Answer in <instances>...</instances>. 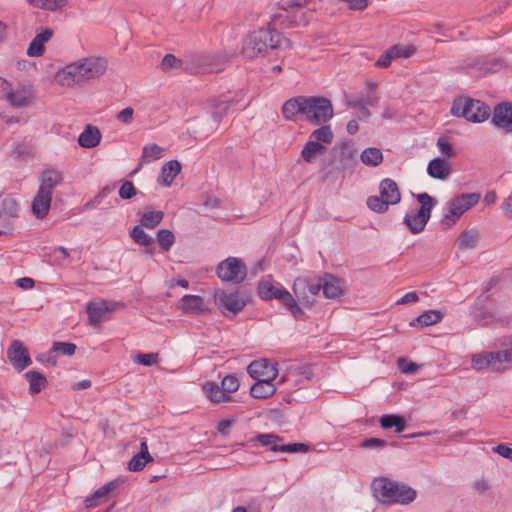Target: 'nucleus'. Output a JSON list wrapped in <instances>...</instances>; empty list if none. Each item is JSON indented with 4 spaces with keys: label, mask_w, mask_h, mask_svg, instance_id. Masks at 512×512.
Segmentation results:
<instances>
[{
    "label": "nucleus",
    "mask_w": 512,
    "mask_h": 512,
    "mask_svg": "<svg viewBox=\"0 0 512 512\" xmlns=\"http://www.w3.org/2000/svg\"><path fill=\"white\" fill-rule=\"evenodd\" d=\"M164 217L162 211H148L145 212L140 218V225L148 229H154Z\"/></svg>",
    "instance_id": "79ce46f5"
},
{
    "label": "nucleus",
    "mask_w": 512,
    "mask_h": 512,
    "mask_svg": "<svg viewBox=\"0 0 512 512\" xmlns=\"http://www.w3.org/2000/svg\"><path fill=\"white\" fill-rule=\"evenodd\" d=\"M379 422L381 427L384 429L395 427L397 433L403 432L406 428L405 420L402 417L396 415H383L380 417Z\"/></svg>",
    "instance_id": "e433bc0d"
},
{
    "label": "nucleus",
    "mask_w": 512,
    "mask_h": 512,
    "mask_svg": "<svg viewBox=\"0 0 512 512\" xmlns=\"http://www.w3.org/2000/svg\"><path fill=\"white\" fill-rule=\"evenodd\" d=\"M281 290L283 288L275 287L269 280H262L258 285V294L265 300L276 299V295Z\"/></svg>",
    "instance_id": "37998d69"
},
{
    "label": "nucleus",
    "mask_w": 512,
    "mask_h": 512,
    "mask_svg": "<svg viewBox=\"0 0 512 512\" xmlns=\"http://www.w3.org/2000/svg\"><path fill=\"white\" fill-rule=\"evenodd\" d=\"M118 306V303L106 300L89 302L86 308L89 324L94 327H99L100 323L106 318V315L114 311Z\"/></svg>",
    "instance_id": "2eb2a0df"
},
{
    "label": "nucleus",
    "mask_w": 512,
    "mask_h": 512,
    "mask_svg": "<svg viewBox=\"0 0 512 512\" xmlns=\"http://www.w3.org/2000/svg\"><path fill=\"white\" fill-rule=\"evenodd\" d=\"M308 451V446L303 443H291V444H282L280 447V452L287 453H297V452H306Z\"/></svg>",
    "instance_id": "680f3d73"
},
{
    "label": "nucleus",
    "mask_w": 512,
    "mask_h": 512,
    "mask_svg": "<svg viewBox=\"0 0 512 512\" xmlns=\"http://www.w3.org/2000/svg\"><path fill=\"white\" fill-rule=\"evenodd\" d=\"M216 273L222 281L239 284L246 278L247 270L242 260L228 257L218 264Z\"/></svg>",
    "instance_id": "9d476101"
},
{
    "label": "nucleus",
    "mask_w": 512,
    "mask_h": 512,
    "mask_svg": "<svg viewBox=\"0 0 512 512\" xmlns=\"http://www.w3.org/2000/svg\"><path fill=\"white\" fill-rule=\"evenodd\" d=\"M437 147L440 153L447 158L453 157L455 155L451 143L444 137H440L437 140Z\"/></svg>",
    "instance_id": "6e6d98bb"
},
{
    "label": "nucleus",
    "mask_w": 512,
    "mask_h": 512,
    "mask_svg": "<svg viewBox=\"0 0 512 512\" xmlns=\"http://www.w3.org/2000/svg\"><path fill=\"white\" fill-rule=\"evenodd\" d=\"M19 206L15 199L6 198L2 201L1 212L3 216L15 218L18 215Z\"/></svg>",
    "instance_id": "09e8293b"
},
{
    "label": "nucleus",
    "mask_w": 512,
    "mask_h": 512,
    "mask_svg": "<svg viewBox=\"0 0 512 512\" xmlns=\"http://www.w3.org/2000/svg\"><path fill=\"white\" fill-rule=\"evenodd\" d=\"M115 190V185H106L104 186L99 193L87 203V206H95L99 205L104 198H106L109 194H111Z\"/></svg>",
    "instance_id": "4d7b16f0"
},
{
    "label": "nucleus",
    "mask_w": 512,
    "mask_h": 512,
    "mask_svg": "<svg viewBox=\"0 0 512 512\" xmlns=\"http://www.w3.org/2000/svg\"><path fill=\"white\" fill-rule=\"evenodd\" d=\"M101 141L100 130L92 125H87L78 137V143L83 148H94Z\"/></svg>",
    "instance_id": "5701e85b"
},
{
    "label": "nucleus",
    "mask_w": 512,
    "mask_h": 512,
    "mask_svg": "<svg viewBox=\"0 0 512 512\" xmlns=\"http://www.w3.org/2000/svg\"><path fill=\"white\" fill-rule=\"evenodd\" d=\"M306 96H298L287 100L282 106V114L286 120L295 121L298 115L303 117Z\"/></svg>",
    "instance_id": "412c9836"
},
{
    "label": "nucleus",
    "mask_w": 512,
    "mask_h": 512,
    "mask_svg": "<svg viewBox=\"0 0 512 512\" xmlns=\"http://www.w3.org/2000/svg\"><path fill=\"white\" fill-rule=\"evenodd\" d=\"M290 41L273 29H259L249 34L243 47V53L248 58H254L270 49H286Z\"/></svg>",
    "instance_id": "7ed1b4c3"
},
{
    "label": "nucleus",
    "mask_w": 512,
    "mask_h": 512,
    "mask_svg": "<svg viewBox=\"0 0 512 512\" xmlns=\"http://www.w3.org/2000/svg\"><path fill=\"white\" fill-rule=\"evenodd\" d=\"M502 346H507L506 349L498 351L500 354L503 370L512 367V336L505 337L501 343Z\"/></svg>",
    "instance_id": "a18cd8bd"
},
{
    "label": "nucleus",
    "mask_w": 512,
    "mask_h": 512,
    "mask_svg": "<svg viewBox=\"0 0 512 512\" xmlns=\"http://www.w3.org/2000/svg\"><path fill=\"white\" fill-rule=\"evenodd\" d=\"M240 383L238 378L235 375L229 374L226 375L221 381L222 390L230 395L231 393L236 392L239 389Z\"/></svg>",
    "instance_id": "8fccbe9b"
},
{
    "label": "nucleus",
    "mask_w": 512,
    "mask_h": 512,
    "mask_svg": "<svg viewBox=\"0 0 512 512\" xmlns=\"http://www.w3.org/2000/svg\"><path fill=\"white\" fill-rule=\"evenodd\" d=\"M180 64H181V60L177 59L172 54H167L161 62V68L163 71H168L172 68L179 67Z\"/></svg>",
    "instance_id": "e2e57ef3"
},
{
    "label": "nucleus",
    "mask_w": 512,
    "mask_h": 512,
    "mask_svg": "<svg viewBox=\"0 0 512 512\" xmlns=\"http://www.w3.org/2000/svg\"><path fill=\"white\" fill-rule=\"evenodd\" d=\"M34 89L30 83H19L16 88L10 87L6 101L15 108L29 106L34 99Z\"/></svg>",
    "instance_id": "ddd939ff"
},
{
    "label": "nucleus",
    "mask_w": 512,
    "mask_h": 512,
    "mask_svg": "<svg viewBox=\"0 0 512 512\" xmlns=\"http://www.w3.org/2000/svg\"><path fill=\"white\" fill-rule=\"evenodd\" d=\"M247 372L256 381H273L278 375V370L266 359L250 363Z\"/></svg>",
    "instance_id": "dca6fc26"
},
{
    "label": "nucleus",
    "mask_w": 512,
    "mask_h": 512,
    "mask_svg": "<svg viewBox=\"0 0 512 512\" xmlns=\"http://www.w3.org/2000/svg\"><path fill=\"white\" fill-rule=\"evenodd\" d=\"M494 451L500 456L512 461V448L504 444H499L494 448Z\"/></svg>",
    "instance_id": "774afa93"
},
{
    "label": "nucleus",
    "mask_w": 512,
    "mask_h": 512,
    "mask_svg": "<svg viewBox=\"0 0 512 512\" xmlns=\"http://www.w3.org/2000/svg\"><path fill=\"white\" fill-rule=\"evenodd\" d=\"M137 191L131 181H125L119 189V197L123 200H128L136 195Z\"/></svg>",
    "instance_id": "5fc2aeb1"
},
{
    "label": "nucleus",
    "mask_w": 512,
    "mask_h": 512,
    "mask_svg": "<svg viewBox=\"0 0 512 512\" xmlns=\"http://www.w3.org/2000/svg\"><path fill=\"white\" fill-rule=\"evenodd\" d=\"M473 491L479 495L486 493L490 488L491 484L486 478H479L473 481L471 484Z\"/></svg>",
    "instance_id": "13d9d810"
},
{
    "label": "nucleus",
    "mask_w": 512,
    "mask_h": 512,
    "mask_svg": "<svg viewBox=\"0 0 512 512\" xmlns=\"http://www.w3.org/2000/svg\"><path fill=\"white\" fill-rule=\"evenodd\" d=\"M427 173L432 178L444 180L450 175V167L444 159L436 157L429 162Z\"/></svg>",
    "instance_id": "a878e982"
},
{
    "label": "nucleus",
    "mask_w": 512,
    "mask_h": 512,
    "mask_svg": "<svg viewBox=\"0 0 512 512\" xmlns=\"http://www.w3.org/2000/svg\"><path fill=\"white\" fill-rule=\"evenodd\" d=\"M398 367L400 369V371L402 373H405V374H412L414 373L418 366L416 363L414 362H408L406 359L404 358H400L398 359Z\"/></svg>",
    "instance_id": "69168bd1"
},
{
    "label": "nucleus",
    "mask_w": 512,
    "mask_h": 512,
    "mask_svg": "<svg viewBox=\"0 0 512 512\" xmlns=\"http://www.w3.org/2000/svg\"><path fill=\"white\" fill-rule=\"evenodd\" d=\"M380 196H370L367 199V206L374 212L384 213L390 205H396L401 200V193L397 183L384 178L379 185Z\"/></svg>",
    "instance_id": "423d86ee"
},
{
    "label": "nucleus",
    "mask_w": 512,
    "mask_h": 512,
    "mask_svg": "<svg viewBox=\"0 0 512 512\" xmlns=\"http://www.w3.org/2000/svg\"><path fill=\"white\" fill-rule=\"evenodd\" d=\"M141 225H136L130 231L131 238L141 246H151L154 243L153 237L148 235Z\"/></svg>",
    "instance_id": "c03bdc74"
},
{
    "label": "nucleus",
    "mask_w": 512,
    "mask_h": 512,
    "mask_svg": "<svg viewBox=\"0 0 512 512\" xmlns=\"http://www.w3.org/2000/svg\"><path fill=\"white\" fill-rule=\"evenodd\" d=\"M442 313L437 310H430L419 315L411 324L421 327L436 324L442 319Z\"/></svg>",
    "instance_id": "a19ab883"
},
{
    "label": "nucleus",
    "mask_w": 512,
    "mask_h": 512,
    "mask_svg": "<svg viewBox=\"0 0 512 512\" xmlns=\"http://www.w3.org/2000/svg\"><path fill=\"white\" fill-rule=\"evenodd\" d=\"M387 445V442L380 438H368L360 443L362 448L381 449Z\"/></svg>",
    "instance_id": "052dcab7"
},
{
    "label": "nucleus",
    "mask_w": 512,
    "mask_h": 512,
    "mask_svg": "<svg viewBox=\"0 0 512 512\" xmlns=\"http://www.w3.org/2000/svg\"><path fill=\"white\" fill-rule=\"evenodd\" d=\"M63 181L64 177L61 171L52 168L46 169L39 175L38 190L52 196L54 189L61 185Z\"/></svg>",
    "instance_id": "a211bd4d"
},
{
    "label": "nucleus",
    "mask_w": 512,
    "mask_h": 512,
    "mask_svg": "<svg viewBox=\"0 0 512 512\" xmlns=\"http://www.w3.org/2000/svg\"><path fill=\"white\" fill-rule=\"evenodd\" d=\"M282 437L273 433L257 434L250 442L257 441L262 446L268 447L273 452H280Z\"/></svg>",
    "instance_id": "2f4dec72"
},
{
    "label": "nucleus",
    "mask_w": 512,
    "mask_h": 512,
    "mask_svg": "<svg viewBox=\"0 0 512 512\" xmlns=\"http://www.w3.org/2000/svg\"><path fill=\"white\" fill-rule=\"evenodd\" d=\"M152 457L148 451L146 441H142L140 445V452L132 457L128 463V469L130 471L138 472L141 471L146 463L152 461Z\"/></svg>",
    "instance_id": "393cba45"
},
{
    "label": "nucleus",
    "mask_w": 512,
    "mask_h": 512,
    "mask_svg": "<svg viewBox=\"0 0 512 512\" xmlns=\"http://www.w3.org/2000/svg\"><path fill=\"white\" fill-rule=\"evenodd\" d=\"M203 391L206 397L213 403L227 402L231 400V396L226 394L222 388L214 382H206L203 384Z\"/></svg>",
    "instance_id": "bb28decb"
},
{
    "label": "nucleus",
    "mask_w": 512,
    "mask_h": 512,
    "mask_svg": "<svg viewBox=\"0 0 512 512\" xmlns=\"http://www.w3.org/2000/svg\"><path fill=\"white\" fill-rule=\"evenodd\" d=\"M31 6L48 11H57L67 5L68 0H26Z\"/></svg>",
    "instance_id": "ea45409f"
},
{
    "label": "nucleus",
    "mask_w": 512,
    "mask_h": 512,
    "mask_svg": "<svg viewBox=\"0 0 512 512\" xmlns=\"http://www.w3.org/2000/svg\"><path fill=\"white\" fill-rule=\"evenodd\" d=\"M218 307L226 317H235L249 302V297L242 291L216 290L214 293Z\"/></svg>",
    "instance_id": "1a4fd4ad"
},
{
    "label": "nucleus",
    "mask_w": 512,
    "mask_h": 512,
    "mask_svg": "<svg viewBox=\"0 0 512 512\" xmlns=\"http://www.w3.org/2000/svg\"><path fill=\"white\" fill-rule=\"evenodd\" d=\"M180 171L181 164L177 160L168 161L162 166L158 182L165 187H169Z\"/></svg>",
    "instance_id": "b1692460"
},
{
    "label": "nucleus",
    "mask_w": 512,
    "mask_h": 512,
    "mask_svg": "<svg viewBox=\"0 0 512 512\" xmlns=\"http://www.w3.org/2000/svg\"><path fill=\"white\" fill-rule=\"evenodd\" d=\"M53 37V30L50 28L41 29L30 42L27 54L31 57H39L44 53V44Z\"/></svg>",
    "instance_id": "aec40b11"
},
{
    "label": "nucleus",
    "mask_w": 512,
    "mask_h": 512,
    "mask_svg": "<svg viewBox=\"0 0 512 512\" xmlns=\"http://www.w3.org/2000/svg\"><path fill=\"white\" fill-rule=\"evenodd\" d=\"M479 240V232L476 229L464 230L457 239V245L460 250L474 249Z\"/></svg>",
    "instance_id": "7c9ffc66"
},
{
    "label": "nucleus",
    "mask_w": 512,
    "mask_h": 512,
    "mask_svg": "<svg viewBox=\"0 0 512 512\" xmlns=\"http://www.w3.org/2000/svg\"><path fill=\"white\" fill-rule=\"evenodd\" d=\"M162 152L163 148L157 144L145 145L142 151V161L145 163L151 162L153 159L158 158Z\"/></svg>",
    "instance_id": "de8ad7c7"
},
{
    "label": "nucleus",
    "mask_w": 512,
    "mask_h": 512,
    "mask_svg": "<svg viewBox=\"0 0 512 512\" xmlns=\"http://www.w3.org/2000/svg\"><path fill=\"white\" fill-rule=\"evenodd\" d=\"M492 123L506 132H512V104H498L494 108Z\"/></svg>",
    "instance_id": "6ab92c4d"
},
{
    "label": "nucleus",
    "mask_w": 512,
    "mask_h": 512,
    "mask_svg": "<svg viewBox=\"0 0 512 512\" xmlns=\"http://www.w3.org/2000/svg\"><path fill=\"white\" fill-rule=\"evenodd\" d=\"M107 496V491L102 487H100L98 490L94 492V494L91 497H88L85 500L86 507L91 508L96 505H98L99 500L105 498Z\"/></svg>",
    "instance_id": "bf43d9fd"
},
{
    "label": "nucleus",
    "mask_w": 512,
    "mask_h": 512,
    "mask_svg": "<svg viewBox=\"0 0 512 512\" xmlns=\"http://www.w3.org/2000/svg\"><path fill=\"white\" fill-rule=\"evenodd\" d=\"M480 197L479 193H463L450 200L441 224L446 228L451 227L464 212L479 202Z\"/></svg>",
    "instance_id": "6e6552de"
},
{
    "label": "nucleus",
    "mask_w": 512,
    "mask_h": 512,
    "mask_svg": "<svg viewBox=\"0 0 512 512\" xmlns=\"http://www.w3.org/2000/svg\"><path fill=\"white\" fill-rule=\"evenodd\" d=\"M107 61L98 56L78 59L64 66L56 73V81L69 88L83 87L89 81L98 79L105 74Z\"/></svg>",
    "instance_id": "f257e3e1"
},
{
    "label": "nucleus",
    "mask_w": 512,
    "mask_h": 512,
    "mask_svg": "<svg viewBox=\"0 0 512 512\" xmlns=\"http://www.w3.org/2000/svg\"><path fill=\"white\" fill-rule=\"evenodd\" d=\"M157 240L159 242L160 247L164 251H168L175 242V236L170 230L160 229L157 232Z\"/></svg>",
    "instance_id": "49530a36"
},
{
    "label": "nucleus",
    "mask_w": 512,
    "mask_h": 512,
    "mask_svg": "<svg viewBox=\"0 0 512 512\" xmlns=\"http://www.w3.org/2000/svg\"><path fill=\"white\" fill-rule=\"evenodd\" d=\"M7 358L12 366L19 372L31 365L32 360L28 349L20 340H13L7 349Z\"/></svg>",
    "instance_id": "4468645a"
},
{
    "label": "nucleus",
    "mask_w": 512,
    "mask_h": 512,
    "mask_svg": "<svg viewBox=\"0 0 512 512\" xmlns=\"http://www.w3.org/2000/svg\"><path fill=\"white\" fill-rule=\"evenodd\" d=\"M372 489L378 501L386 505H409L417 497V491L414 488L386 477L374 479Z\"/></svg>",
    "instance_id": "f03ea898"
},
{
    "label": "nucleus",
    "mask_w": 512,
    "mask_h": 512,
    "mask_svg": "<svg viewBox=\"0 0 512 512\" xmlns=\"http://www.w3.org/2000/svg\"><path fill=\"white\" fill-rule=\"evenodd\" d=\"M276 299L280 300L283 305L291 311L293 316L298 317L303 313L288 290L283 288V290L279 291L278 295H276Z\"/></svg>",
    "instance_id": "4c0bfd02"
},
{
    "label": "nucleus",
    "mask_w": 512,
    "mask_h": 512,
    "mask_svg": "<svg viewBox=\"0 0 512 512\" xmlns=\"http://www.w3.org/2000/svg\"><path fill=\"white\" fill-rule=\"evenodd\" d=\"M416 199L420 203V208L414 215L406 214L404 217V223L413 234L424 230L436 205V200L426 192L417 194Z\"/></svg>",
    "instance_id": "0eeeda50"
},
{
    "label": "nucleus",
    "mask_w": 512,
    "mask_h": 512,
    "mask_svg": "<svg viewBox=\"0 0 512 512\" xmlns=\"http://www.w3.org/2000/svg\"><path fill=\"white\" fill-rule=\"evenodd\" d=\"M309 0H279L280 12L272 20L274 26L289 27L297 23L295 13L303 9Z\"/></svg>",
    "instance_id": "f8f14e48"
},
{
    "label": "nucleus",
    "mask_w": 512,
    "mask_h": 512,
    "mask_svg": "<svg viewBox=\"0 0 512 512\" xmlns=\"http://www.w3.org/2000/svg\"><path fill=\"white\" fill-rule=\"evenodd\" d=\"M334 116L332 102L323 96H306L303 119L319 126L328 123Z\"/></svg>",
    "instance_id": "20e7f679"
},
{
    "label": "nucleus",
    "mask_w": 512,
    "mask_h": 512,
    "mask_svg": "<svg viewBox=\"0 0 512 512\" xmlns=\"http://www.w3.org/2000/svg\"><path fill=\"white\" fill-rule=\"evenodd\" d=\"M76 345L70 342H54L51 348L52 352H59L63 355L71 356L75 353Z\"/></svg>",
    "instance_id": "603ef678"
},
{
    "label": "nucleus",
    "mask_w": 512,
    "mask_h": 512,
    "mask_svg": "<svg viewBox=\"0 0 512 512\" xmlns=\"http://www.w3.org/2000/svg\"><path fill=\"white\" fill-rule=\"evenodd\" d=\"M326 151V147L318 143L316 141H308L302 151H301V157L307 162V163H313L317 157L321 154H323Z\"/></svg>",
    "instance_id": "c756f323"
},
{
    "label": "nucleus",
    "mask_w": 512,
    "mask_h": 512,
    "mask_svg": "<svg viewBox=\"0 0 512 512\" xmlns=\"http://www.w3.org/2000/svg\"><path fill=\"white\" fill-rule=\"evenodd\" d=\"M211 115L216 122L221 121L229 110L230 104L226 100L211 99L209 101Z\"/></svg>",
    "instance_id": "58836bf2"
},
{
    "label": "nucleus",
    "mask_w": 512,
    "mask_h": 512,
    "mask_svg": "<svg viewBox=\"0 0 512 512\" xmlns=\"http://www.w3.org/2000/svg\"><path fill=\"white\" fill-rule=\"evenodd\" d=\"M390 49L395 58H408L416 52L413 45H394Z\"/></svg>",
    "instance_id": "3c124183"
},
{
    "label": "nucleus",
    "mask_w": 512,
    "mask_h": 512,
    "mask_svg": "<svg viewBox=\"0 0 512 512\" xmlns=\"http://www.w3.org/2000/svg\"><path fill=\"white\" fill-rule=\"evenodd\" d=\"M134 110L131 107L124 108L116 115V119L123 124H130L133 120Z\"/></svg>",
    "instance_id": "0e129e2a"
},
{
    "label": "nucleus",
    "mask_w": 512,
    "mask_h": 512,
    "mask_svg": "<svg viewBox=\"0 0 512 512\" xmlns=\"http://www.w3.org/2000/svg\"><path fill=\"white\" fill-rule=\"evenodd\" d=\"M450 112L455 117L479 123L487 120L491 111L490 107L480 100L460 97L453 102Z\"/></svg>",
    "instance_id": "39448f33"
},
{
    "label": "nucleus",
    "mask_w": 512,
    "mask_h": 512,
    "mask_svg": "<svg viewBox=\"0 0 512 512\" xmlns=\"http://www.w3.org/2000/svg\"><path fill=\"white\" fill-rule=\"evenodd\" d=\"M203 300L197 295H185L181 299L182 310L186 313L196 314L202 310Z\"/></svg>",
    "instance_id": "c9c22d12"
},
{
    "label": "nucleus",
    "mask_w": 512,
    "mask_h": 512,
    "mask_svg": "<svg viewBox=\"0 0 512 512\" xmlns=\"http://www.w3.org/2000/svg\"><path fill=\"white\" fill-rule=\"evenodd\" d=\"M24 376L29 382V392L31 394L39 393L47 384L46 378L37 371H28Z\"/></svg>",
    "instance_id": "473e14b6"
},
{
    "label": "nucleus",
    "mask_w": 512,
    "mask_h": 512,
    "mask_svg": "<svg viewBox=\"0 0 512 512\" xmlns=\"http://www.w3.org/2000/svg\"><path fill=\"white\" fill-rule=\"evenodd\" d=\"M472 367L477 370L490 368L494 372L504 371L500 354L498 351L473 355Z\"/></svg>",
    "instance_id": "f3484780"
},
{
    "label": "nucleus",
    "mask_w": 512,
    "mask_h": 512,
    "mask_svg": "<svg viewBox=\"0 0 512 512\" xmlns=\"http://www.w3.org/2000/svg\"><path fill=\"white\" fill-rule=\"evenodd\" d=\"M134 362L143 366H152L157 364L158 355L156 353H139L133 358Z\"/></svg>",
    "instance_id": "864d4df0"
},
{
    "label": "nucleus",
    "mask_w": 512,
    "mask_h": 512,
    "mask_svg": "<svg viewBox=\"0 0 512 512\" xmlns=\"http://www.w3.org/2000/svg\"><path fill=\"white\" fill-rule=\"evenodd\" d=\"M321 290V278L298 277L293 284V292L299 302L311 306Z\"/></svg>",
    "instance_id": "9b49d317"
},
{
    "label": "nucleus",
    "mask_w": 512,
    "mask_h": 512,
    "mask_svg": "<svg viewBox=\"0 0 512 512\" xmlns=\"http://www.w3.org/2000/svg\"><path fill=\"white\" fill-rule=\"evenodd\" d=\"M52 196L48 193L37 191L33 198L31 210L37 219H44L49 213L51 207Z\"/></svg>",
    "instance_id": "4be33fe9"
},
{
    "label": "nucleus",
    "mask_w": 512,
    "mask_h": 512,
    "mask_svg": "<svg viewBox=\"0 0 512 512\" xmlns=\"http://www.w3.org/2000/svg\"><path fill=\"white\" fill-rule=\"evenodd\" d=\"M392 59H395V56L391 53V49H388L379 57L375 65L378 67L387 68L391 64Z\"/></svg>",
    "instance_id": "338daca9"
},
{
    "label": "nucleus",
    "mask_w": 512,
    "mask_h": 512,
    "mask_svg": "<svg viewBox=\"0 0 512 512\" xmlns=\"http://www.w3.org/2000/svg\"><path fill=\"white\" fill-rule=\"evenodd\" d=\"M321 289L324 296L331 299L338 297L342 293L340 281L332 275H326L321 279Z\"/></svg>",
    "instance_id": "cd10ccee"
},
{
    "label": "nucleus",
    "mask_w": 512,
    "mask_h": 512,
    "mask_svg": "<svg viewBox=\"0 0 512 512\" xmlns=\"http://www.w3.org/2000/svg\"><path fill=\"white\" fill-rule=\"evenodd\" d=\"M360 159L365 165L375 167L383 161V154L380 149L369 147L362 151Z\"/></svg>",
    "instance_id": "f704fd0d"
},
{
    "label": "nucleus",
    "mask_w": 512,
    "mask_h": 512,
    "mask_svg": "<svg viewBox=\"0 0 512 512\" xmlns=\"http://www.w3.org/2000/svg\"><path fill=\"white\" fill-rule=\"evenodd\" d=\"M333 131L331 126L326 124H321L317 129H315L310 135V141H316L321 144H330L333 141Z\"/></svg>",
    "instance_id": "72a5a7b5"
},
{
    "label": "nucleus",
    "mask_w": 512,
    "mask_h": 512,
    "mask_svg": "<svg viewBox=\"0 0 512 512\" xmlns=\"http://www.w3.org/2000/svg\"><path fill=\"white\" fill-rule=\"evenodd\" d=\"M276 392L272 381H256L250 388V394L257 399H266Z\"/></svg>",
    "instance_id": "c85d7f7f"
}]
</instances>
